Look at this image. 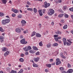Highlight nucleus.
<instances>
[{"instance_id": "6e6552de", "label": "nucleus", "mask_w": 73, "mask_h": 73, "mask_svg": "<svg viewBox=\"0 0 73 73\" xmlns=\"http://www.w3.org/2000/svg\"><path fill=\"white\" fill-rule=\"evenodd\" d=\"M1 23L3 25H5L7 24V23L5 21V20H3L1 21Z\"/></svg>"}, {"instance_id": "473e14b6", "label": "nucleus", "mask_w": 73, "mask_h": 73, "mask_svg": "<svg viewBox=\"0 0 73 73\" xmlns=\"http://www.w3.org/2000/svg\"><path fill=\"white\" fill-rule=\"evenodd\" d=\"M56 34L57 35H60L61 34V32L60 31H58L56 32Z\"/></svg>"}, {"instance_id": "052dcab7", "label": "nucleus", "mask_w": 73, "mask_h": 73, "mask_svg": "<svg viewBox=\"0 0 73 73\" xmlns=\"http://www.w3.org/2000/svg\"><path fill=\"white\" fill-rule=\"evenodd\" d=\"M38 26H39V28H41V24H39Z\"/></svg>"}, {"instance_id": "3c124183", "label": "nucleus", "mask_w": 73, "mask_h": 73, "mask_svg": "<svg viewBox=\"0 0 73 73\" xmlns=\"http://www.w3.org/2000/svg\"><path fill=\"white\" fill-rule=\"evenodd\" d=\"M58 35H54V37H58Z\"/></svg>"}, {"instance_id": "58836bf2", "label": "nucleus", "mask_w": 73, "mask_h": 73, "mask_svg": "<svg viewBox=\"0 0 73 73\" xmlns=\"http://www.w3.org/2000/svg\"><path fill=\"white\" fill-rule=\"evenodd\" d=\"M32 49V48L31 46H28L27 47V50H31V49Z\"/></svg>"}, {"instance_id": "864d4df0", "label": "nucleus", "mask_w": 73, "mask_h": 73, "mask_svg": "<svg viewBox=\"0 0 73 73\" xmlns=\"http://www.w3.org/2000/svg\"><path fill=\"white\" fill-rule=\"evenodd\" d=\"M21 56L22 57H24V55L23 54H21Z\"/></svg>"}, {"instance_id": "37998d69", "label": "nucleus", "mask_w": 73, "mask_h": 73, "mask_svg": "<svg viewBox=\"0 0 73 73\" xmlns=\"http://www.w3.org/2000/svg\"><path fill=\"white\" fill-rule=\"evenodd\" d=\"M59 69H60V70H61V71H63L64 70V68L62 67L60 68Z\"/></svg>"}, {"instance_id": "774afa93", "label": "nucleus", "mask_w": 73, "mask_h": 73, "mask_svg": "<svg viewBox=\"0 0 73 73\" xmlns=\"http://www.w3.org/2000/svg\"><path fill=\"white\" fill-rule=\"evenodd\" d=\"M62 73H66V72H65V71H64L63 72H62Z\"/></svg>"}, {"instance_id": "412c9836", "label": "nucleus", "mask_w": 73, "mask_h": 73, "mask_svg": "<svg viewBox=\"0 0 73 73\" xmlns=\"http://www.w3.org/2000/svg\"><path fill=\"white\" fill-rule=\"evenodd\" d=\"M21 24H26V21H25L23 20H22L21 21Z\"/></svg>"}, {"instance_id": "a878e982", "label": "nucleus", "mask_w": 73, "mask_h": 73, "mask_svg": "<svg viewBox=\"0 0 73 73\" xmlns=\"http://www.w3.org/2000/svg\"><path fill=\"white\" fill-rule=\"evenodd\" d=\"M33 66L34 67H36V68L38 67V65H37V64H36L35 63H34L33 64Z\"/></svg>"}, {"instance_id": "69168bd1", "label": "nucleus", "mask_w": 73, "mask_h": 73, "mask_svg": "<svg viewBox=\"0 0 73 73\" xmlns=\"http://www.w3.org/2000/svg\"><path fill=\"white\" fill-rule=\"evenodd\" d=\"M69 43L71 45L72 44H73V42H71V41L70 40V41L69 42Z\"/></svg>"}, {"instance_id": "dca6fc26", "label": "nucleus", "mask_w": 73, "mask_h": 73, "mask_svg": "<svg viewBox=\"0 0 73 73\" xmlns=\"http://www.w3.org/2000/svg\"><path fill=\"white\" fill-rule=\"evenodd\" d=\"M52 45V44L50 43H48L47 44V48H50L51 47V46Z\"/></svg>"}, {"instance_id": "6ab92c4d", "label": "nucleus", "mask_w": 73, "mask_h": 73, "mask_svg": "<svg viewBox=\"0 0 73 73\" xmlns=\"http://www.w3.org/2000/svg\"><path fill=\"white\" fill-rule=\"evenodd\" d=\"M13 12L15 13H19V11L17 9H15L13 10Z\"/></svg>"}, {"instance_id": "39448f33", "label": "nucleus", "mask_w": 73, "mask_h": 73, "mask_svg": "<svg viewBox=\"0 0 73 73\" xmlns=\"http://www.w3.org/2000/svg\"><path fill=\"white\" fill-rule=\"evenodd\" d=\"M40 60V58L38 57H36V58H34L33 59V60L35 62H38Z\"/></svg>"}, {"instance_id": "13d9d810", "label": "nucleus", "mask_w": 73, "mask_h": 73, "mask_svg": "<svg viewBox=\"0 0 73 73\" xmlns=\"http://www.w3.org/2000/svg\"><path fill=\"white\" fill-rule=\"evenodd\" d=\"M45 9H44L42 10V12L43 13H45Z\"/></svg>"}, {"instance_id": "49530a36", "label": "nucleus", "mask_w": 73, "mask_h": 73, "mask_svg": "<svg viewBox=\"0 0 73 73\" xmlns=\"http://www.w3.org/2000/svg\"><path fill=\"white\" fill-rule=\"evenodd\" d=\"M68 68H71V65L69 63H68Z\"/></svg>"}, {"instance_id": "0eeeda50", "label": "nucleus", "mask_w": 73, "mask_h": 73, "mask_svg": "<svg viewBox=\"0 0 73 73\" xmlns=\"http://www.w3.org/2000/svg\"><path fill=\"white\" fill-rule=\"evenodd\" d=\"M16 32H17V33H21V30H20L19 28L16 29Z\"/></svg>"}, {"instance_id": "20e7f679", "label": "nucleus", "mask_w": 73, "mask_h": 73, "mask_svg": "<svg viewBox=\"0 0 73 73\" xmlns=\"http://www.w3.org/2000/svg\"><path fill=\"white\" fill-rule=\"evenodd\" d=\"M56 65H59L61 63V61L60 60H59L58 58H57L56 60Z\"/></svg>"}, {"instance_id": "c756f323", "label": "nucleus", "mask_w": 73, "mask_h": 73, "mask_svg": "<svg viewBox=\"0 0 73 73\" xmlns=\"http://www.w3.org/2000/svg\"><path fill=\"white\" fill-rule=\"evenodd\" d=\"M27 10L28 11H33V9L32 8H27Z\"/></svg>"}, {"instance_id": "603ef678", "label": "nucleus", "mask_w": 73, "mask_h": 73, "mask_svg": "<svg viewBox=\"0 0 73 73\" xmlns=\"http://www.w3.org/2000/svg\"><path fill=\"white\" fill-rule=\"evenodd\" d=\"M27 3L29 5H31V3L29 1H28L27 2Z\"/></svg>"}, {"instance_id": "680f3d73", "label": "nucleus", "mask_w": 73, "mask_h": 73, "mask_svg": "<svg viewBox=\"0 0 73 73\" xmlns=\"http://www.w3.org/2000/svg\"><path fill=\"white\" fill-rule=\"evenodd\" d=\"M45 72H48V70L47 69H45Z\"/></svg>"}, {"instance_id": "a19ab883", "label": "nucleus", "mask_w": 73, "mask_h": 73, "mask_svg": "<svg viewBox=\"0 0 73 73\" xmlns=\"http://www.w3.org/2000/svg\"><path fill=\"white\" fill-rule=\"evenodd\" d=\"M0 31L2 32H4V30L1 27H0Z\"/></svg>"}, {"instance_id": "a18cd8bd", "label": "nucleus", "mask_w": 73, "mask_h": 73, "mask_svg": "<svg viewBox=\"0 0 73 73\" xmlns=\"http://www.w3.org/2000/svg\"><path fill=\"white\" fill-rule=\"evenodd\" d=\"M36 55H40V52H36Z\"/></svg>"}, {"instance_id": "9d476101", "label": "nucleus", "mask_w": 73, "mask_h": 73, "mask_svg": "<svg viewBox=\"0 0 73 73\" xmlns=\"http://www.w3.org/2000/svg\"><path fill=\"white\" fill-rule=\"evenodd\" d=\"M73 69H69L67 71V72H68L69 73H73Z\"/></svg>"}, {"instance_id": "6e6d98bb", "label": "nucleus", "mask_w": 73, "mask_h": 73, "mask_svg": "<svg viewBox=\"0 0 73 73\" xmlns=\"http://www.w3.org/2000/svg\"><path fill=\"white\" fill-rule=\"evenodd\" d=\"M61 23H64V21L63 19H62L61 20Z\"/></svg>"}, {"instance_id": "a211bd4d", "label": "nucleus", "mask_w": 73, "mask_h": 73, "mask_svg": "<svg viewBox=\"0 0 73 73\" xmlns=\"http://www.w3.org/2000/svg\"><path fill=\"white\" fill-rule=\"evenodd\" d=\"M36 37H41V35L40 34L38 33H36Z\"/></svg>"}, {"instance_id": "c03bdc74", "label": "nucleus", "mask_w": 73, "mask_h": 73, "mask_svg": "<svg viewBox=\"0 0 73 73\" xmlns=\"http://www.w3.org/2000/svg\"><path fill=\"white\" fill-rule=\"evenodd\" d=\"M18 18H22V15H19L18 16Z\"/></svg>"}, {"instance_id": "2eb2a0df", "label": "nucleus", "mask_w": 73, "mask_h": 73, "mask_svg": "<svg viewBox=\"0 0 73 73\" xmlns=\"http://www.w3.org/2000/svg\"><path fill=\"white\" fill-rule=\"evenodd\" d=\"M60 56L62 58H64V59L66 58V57L63 55V54L62 53L60 54Z\"/></svg>"}, {"instance_id": "f3484780", "label": "nucleus", "mask_w": 73, "mask_h": 73, "mask_svg": "<svg viewBox=\"0 0 73 73\" xmlns=\"http://www.w3.org/2000/svg\"><path fill=\"white\" fill-rule=\"evenodd\" d=\"M61 38V36L58 37L57 38H54L55 40H60Z\"/></svg>"}, {"instance_id": "338daca9", "label": "nucleus", "mask_w": 73, "mask_h": 73, "mask_svg": "<svg viewBox=\"0 0 73 73\" xmlns=\"http://www.w3.org/2000/svg\"><path fill=\"white\" fill-rule=\"evenodd\" d=\"M25 24H22V27H23V26H25Z\"/></svg>"}, {"instance_id": "b1692460", "label": "nucleus", "mask_w": 73, "mask_h": 73, "mask_svg": "<svg viewBox=\"0 0 73 73\" xmlns=\"http://www.w3.org/2000/svg\"><path fill=\"white\" fill-rule=\"evenodd\" d=\"M67 28H68V26L67 25H65L64 26H63V29H66Z\"/></svg>"}, {"instance_id": "f704fd0d", "label": "nucleus", "mask_w": 73, "mask_h": 73, "mask_svg": "<svg viewBox=\"0 0 73 73\" xmlns=\"http://www.w3.org/2000/svg\"><path fill=\"white\" fill-rule=\"evenodd\" d=\"M35 34H36V32L35 31L33 32L31 35V36L33 37V36H35Z\"/></svg>"}, {"instance_id": "0e129e2a", "label": "nucleus", "mask_w": 73, "mask_h": 73, "mask_svg": "<svg viewBox=\"0 0 73 73\" xmlns=\"http://www.w3.org/2000/svg\"><path fill=\"white\" fill-rule=\"evenodd\" d=\"M52 25H54V22H52L51 23Z\"/></svg>"}, {"instance_id": "ea45409f", "label": "nucleus", "mask_w": 73, "mask_h": 73, "mask_svg": "<svg viewBox=\"0 0 73 73\" xmlns=\"http://www.w3.org/2000/svg\"><path fill=\"white\" fill-rule=\"evenodd\" d=\"M0 39L1 40H4V37L2 36H0Z\"/></svg>"}, {"instance_id": "e2e57ef3", "label": "nucleus", "mask_w": 73, "mask_h": 73, "mask_svg": "<svg viewBox=\"0 0 73 73\" xmlns=\"http://www.w3.org/2000/svg\"><path fill=\"white\" fill-rule=\"evenodd\" d=\"M58 2L59 3H61L62 2V1L61 0H59Z\"/></svg>"}, {"instance_id": "4468645a", "label": "nucleus", "mask_w": 73, "mask_h": 73, "mask_svg": "<svg viewBox=\"0 0 73 73\" xmlns=\"http://www.w3.org/2000/svg\"><path fill=\"white\" fill-rule=\"evenodd\" d=\"M2 51H7V50H8V48L6 47H4L2 48Z\"/></svg>"}, {"instance_id": "f8f14e48", "label": "nucleus", "mask_w": 73, "mask_h": 73, "mask_svg": "<svg viewBox=\"0 0 73 73\" xmlns=\"http://www.w3.org/2000/svg\"><path fill=\"white\" fill-rule=\"evenodd\" d=\"M5 20L6 24H8L10 22V19H6Z\"/></svg>"}, {"instance_id": "72a5a7b5", "label": "nucleus", "mask_w": 73, "mask_h": 73, "mask_svg": "<svg viewBox=\"0 0 73 73\" xmlns=\"http://www.w3.org/2000/svg\"><path fill=\"white\" fill-rule=\"evenodd\" d=\"M23 71H24V70H23V69H21L20 70V71H19L18 72V73H23Z\"/></svg>"}, {"instance_id": "79ce46f5", "label": "nucleus", "mask_w": 73, "mask_h": 73, "mask_svg": "<svg viewBox=\"0 0 73 73\" xmlns=\"http://www.w3.org/2000/svg\"><path fill=\"white\" fill-rule=\"evenodd\" d=\"M66 44L67 46H70V45H71V44L68 42H66Z\"/></svg>"}, {"instance_id": "e433bc0d", "label": "nucleus", "mask_w": 73, "mask_h": 73, "mask_svg": "<svg viewBox=\"0 0 73 73\" xmlns=\"http://www.w3.org/2000/svg\"><path fill=\"white\" fill-rule=\"evenodd\" d=\"M4 15L3 13L0 12V16H1V17H2V16H3Z\"/></svg>"}, {"instance_id": "5fc2aeb1", "label": "nucleus", "mask_w": 73, "mask_h": 73, "mask_svg": "<svg viewBox=\"0 0 73 73\" xmlns=\"http://www.w3.org/2000/svg\"><path fill=\"white\" fill-rule=\"evenodd\" d=\"M16 16V14H13L12 15V17H15V16Z\"/></svg>"}, {"instance_id": "423d86ee", "label": "nucleus", "mask_w": 73, "mask_h": 73, "mask_svg": "<svg viewBox=\"0 0 73 73\" xmlns=\"http://www.w3.org/2000/svg\"><path fill=\"white\" fill-rule=\"evenodd\" d=\"M63 41L64 45H66V43L67 42L66 38H63Z\"/></svg>"}, {"instance_id": "393cba45", "label": "nucleus", "mask_w": 73, "mask_h": 73, "mask_svg": "<svg viewBox=\"0 0 73 73\" xmlns=\"http://www.w3.org/2000/svg\"><path fill=\"white\" fill-rule=\"evenodd\" d=\"M63 15H63V14H59L58 15V17H60V18L62 17L63 16Z\"/></svg>"}, {"instance_id": "7c9ffc66", "label": "nucleus", "mask_w": 73, "mask_h": 73, "mask_svg": "<svg viewBox=\"0 0 73 73\" xmlns=\"http://www.w3.org/2000/svg\"><path fill=\"white\" fill-rule=\"evenodd\" d=\"M39 46H42L43 44H42V41L40 42L39 43Z\"/></svg>"}, {"instance_id": "c9c22d12", "label": "nucleus", "mask_w": 73, "mask_h": 73, "mask_svg": "<svg viewBox=\"0 0 73 73\" xmlns=\"http://www.w3.org/2000/svg\"><path fill=\"white\" fill-rule=\"evenodd\" d=\"M34 12L35 13H37V9L36 8H34L33 9Z\"/></svg>"}, {"instance_id": "1a4fd4ad", "label": "nucleus", "mask_w": 73, "mask_h": 73, "mask_svg": "<svg viewBox=\"0 0 73 73\" xmlns=\"http://www.w3.org/2000/svg\"><path fill=\"white\" fill-rule=\"evenodd\" d=\"M38 12L39 13V15L40 16H42V10H39Z\"/></svg>"}, {"instance_id": "09e8293b", "label": "nucleus", "mask_w": 73, "mask_h": 73, "mask_svg": "<svg viewBox=\"0 0 73 73\" xmlns=\"http://www.w3.org/2000/svg\"><path fill=\"white\" fill-rule=\"evenodd\" d=\"M53 61V59H50V62H52Z\"/></svg>"}, {"instance_id": "4c0bfd02", "label": "nucleus", "mask_w": 73, "mask_h": 73, "mask_svg": "<svg viewBox=\"0 0 73 73\" xmlns=\"http://www.w3.org/2000/svg\"><path fill=\"white\" fill-rule=\"evenodd\" d=\"M11 73H16V71H14L13 70H12L11 72H10Z\"/></svg>"}, {"instance_id": "f03ea898", "label": "nucleus", "mask_w": 73, "mask_h": 73, "mask_svg": "<svg viewBox=\"0 0 73 73\" xmlns=\"http://www.w3.org/2000/svg\"><path fill=\"white\" fill-rule=\"evenodd\" d=\"M20 42L22 44H27L28 43V42L27 41H25V38H23V39H22Z\"/></svg>"}, {"instance_id": "7ed1b4c3", "label": "nucleus", "mask_w": 73, "mask_h": 73, "mask_svg": "<svg viewBox=\"0 0 73 73\" xmlns=\"http://www.w3.org/2000/svg\"><path fill=\"white\" fill-rule=\"evenodd\" d=\"M44 8H47L49 6H50V4L49 3H47L46 2H44Z\"/></svg>"}, {"instance_id": "9b49d317", "label": "nucleus", "mask_w": 73, "mask_h": 73, "mask_svg": "<svg viewBox=\"0 0 73 73\" xmlns=\"http://www.w3.org/2000/svg\"><path fill=\"white\" fill-rule=\"evenodd\" d=\"M9 51H7L4 54V56H5V57H6L7 55H8V54H9Z\"/></svg>"}, {"instance_id": "cd10ccee", "label": "nucleus", "mask_w": 73, "mask_h": 73, "mask_svg": "<svg viewBox=\"0 0 73 73\" xmlns=\"http://www.w3.org/2000/svg\"><path fill=\"white\" fill-rule=\"evenodd\" d=\"M46 66L48 68H50L51 67V64H47Z\"/></svg>"}, {"instance_id": "2f4dec72", "label": "nucleus", "mask_w": 73, "mask_h": 73, "mask_svg": "<svg viewBox=\"0 0 73 73\" xmlns=\"http://www.w3.org/2000/svg\"><path fill=\"white\" fill-rule=\"evenodd\" d=\"M27 47H25V48H24L23 49L24 50H25V51L26 52H27L28 51V49H27Z\"/></svg>"}, {"instance_id": "c85d7f7f", "label": "nucleus", "mask_w": 73, "mask_h": 73, "mask_svg": "<svg viewBox=\"0 0 73 73\" xmlns=\"http://www.w3.org/2000/svg\"><path fill=\"white\" fill-rule=\"evenodd\" d=\"M63 9L64 11H65V10H66V9H67V6H66V5L64 6L63 7Z\"/></svg>"}, {"instance_id": "8fccbe9b", "label": "nucleus", "mask_w": 73, "mask_h": 73, "mask_svg": "<svg viewBox=\"0 0 73 73\" xmlns=\"http://www.w3.org/2000/svg\"><path fill=\"white\" fill-rule=\"evenodd\" d=\"M55 41H56L58 42H59V43H61V40H55Z\"/></svg>"}, {"instance_id": "5701e85b", "label": "nucleus", "mask_w": 73, "mask_h": 73, "mask_svg": "<svg viewBox=\"0 0 73 73\" xmlns=\"http://www.w3.org/2000/svg\"><path fill=\"white\" fill-rule=\"evenodd\" d=\"M19 61L20 62H24V59L22 58H21L19 59Z\"/></svg>"}, {"instance_id": "bf43d9fd", "label": "nucleus", "mask_w": 73, "mask_h": 73, "mask_svg": "<svg viewBox=\"0 0 73 73\" xmlns=\"http://www.w3.org/2000/svg\"><path fill=\"white\" fill-rule=\"evenodd\" d=\"M28 52H26L25 53V55H28Z\"/></svg>"}, {"instance_id": "aec40b11", "label": "nucleus", "mask_w": 73, "mask_h": 73, "mask_svg": "<svg viewBox=\"0 0 73 73\" xmlns=\"http://www.w3.org/2000/svg\"><path fill=\"white\" fill-rule=\"evenodd\" d=\"M33 48L34 50H38V49L36 46H33Z\"/></svg>"}, {"instance_id": "4be33fe9", "label": "nucleus", "mask_w": 73, "mask_h": 73, "mask_svg": "<svg viewBox=\"0 0 73 73\" xmlns=\"http://www.w3.org/2000/svg\"><path fill=\"white\" fill-rule=\"evenodd\" d=\"M29 53H31L32 54H33V53H35V52L34 50H31L29 51Z\"/></svg>"}, {"instance_id": "4d7b16f0", "label": "nucleus", "mask_w": 73, "mask_h": 73, "mask_svg": "<svg viewBox=\"0 0 73 73\" xmlns=\"http://www.w3.org/2000/svg\"><path fill=\"white\" fill-rule=\"evenodd\" d=\"M20 38L22 39L23 38V35H21L20 37Z\"/></svg>"}, {"instance_id": "bb28decb", "label": "nucleus", "mask_w": 73, "mask_h": 73, "mask_svg": "<svg viewBox=\"0 0 73 73\" xmlns=\"http://www.w3.org/2000/svg\"><path fill=\"white\" fill-rule=\"evenodd\" d=\"M58 44L57 43H54L52 44L53 46H58Z\"/></svg>"}, {"instance_id": "ddd939ff", "label": "nucleus", "mask_w": 73, "mask_h": 73, "mask_svg": "<svg viewBox=\"0 0 73 73\" xmlns=\"http://www.w3.org/2000/svg\"><path fill=\"white\" fill-rule=\"evenodd\" d=\"M1 1L4 4H5L7 3V0H1Z\"/></svg>"}, {"instance_id": "de8ad7c7", "label": "nucleus", "mask_w": 73, "mask_h": 73, "mask_svg": "<svg viewBox=\"0 0 73 73\" xmlns=\"http://www.w3.org/2000/svg\"><path fill=\"white\" fill-rule=\"evenodd\" d=\"M65 16L66 18H68L69 17L68 15H67L66 14H65Z\"/></svg>"}, {"instance_id": "f257e3e1", "label": "nucleus", "mask_w": 73, "mask_h": 73, "mask_svg": "<svg viewBox=\"0 0 73 73\" xmlns=\"http://www.w3.org/2000/svg\"><path fill=\"white\" fill-rule=\"evenodd\" d=\"M54 11L53 9H50L49 10V11L47 13L48 15L49 16H52L53 15V14H54Z\"/></svg>"}]
</instances>
